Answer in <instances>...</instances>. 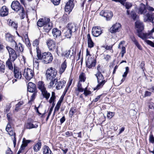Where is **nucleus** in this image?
Instances as JSON below:
<instances>
[{"instance_id":"nucleus-1","label":"nucleus","mask_w":154,"mask_h":154,"mask_svg":"<svg viewBox=\"0 0 154 154\" xmlns=\"http://www.w3.org/2000/svg\"><path fill=\"white\" fill-rule=\"evenodd\" d=\"M37 56L39 60H42V62L45 64L51 63L53 59L52 54L49 52H45L41 54L40 51H38Z\"/></svg>"},{"instance_id":"nucleus-2","label":"nucleus","mask_w":154,"mask_h":154,"mask_svg":"<svg viewBox=\"0 0 154 154\" xmlns=\"http://www.w3.org/2000/svg\"><path fill=\"white\" fill-rule=\"evenodd\" d=\"M95 75L97 78L98 84L94 88V91L98 90L102 88L106 82L104 80L103 76L100 71H97Z\"/></svg>"},{"instance_id":"nucleus-3","label":"nucleus","mask_w":154,"mask_h":154,"mask_svg":"<svg viewBox=\"0 0 154 154\" xmlns=\"http://www.w3.org/2000/svg\"><path fill=\"white\" fill-rule=\"evenodd\" d=\"M11 7L13 10L17 12H19L21 15H23L25 13L24 8L18 1H13Z\"/></svg>"},{"instance_id":"nucleus-4","label":"nucleus","mask_w":154,"mask_h":154,"mask_svg":"<svg viewBox=\"0 0 154 154\" xmlns=\"http://www.w3.org/2000/svg\"><path fill=\"white\" fill-rule=\"evenodd\" d=\"M38 89L41 91L44 97L48 100L50 96V94L46 90L44 82L42 81H39L37 84Z\"/></svg>"},{"instance_id":"nucleus-5","label":"nucleus","mask_w":154,"mask_h":154,"mask_svg":"<svg viewBox=\"0 0 154 154\" xmlns=\"http://www.w3.org/2000/svg\"><path fill=\"white\" fill-rule=\"evenodd\" d=\"M76 26L74 23H69L67 25L66 31L64 33L65 36L67 38H70L72 33L76 31Z\"/></svg>"},{"instance_id":"nucleus-6","label":"nucleus","mask_w":154,"mask_h":154,"mask_svg":"<svg viewBox=\"0 0 154 154\" xmlns=\"http://www.w3.org/2000/svg\"><path fill=\"white\" fill-rule=\"evenodd\" d=\"M57 71L54 68L50 67L47 70L46 73L47 79L48 80H53L55 79L57 74Z\"/></svg>"},{"instance_id":"nucleus-7","label":"nucleus","mask_w":154,"mask_h":154,"mask_svg":"<svg viewBox=\"0 0 154 154\" xmlns=\"http://www.w3.org/2000/svg\"><path fill=\"white\" fill-rule=\"evenodd\" d=\"M23 75L26 80H29L34 76V71L28 68H25L24 71Z\"/></svg>"},{"instance_id":"nucleus-8","label":"nucleus","mask_w":154,"mask_h":154,"mask_svg":"<svg viewBox=\"0 0 154 154\" xmlns=\"http://www.w3.org/2000/svg\"><path fill=\"white\" fill-rule=\"evenodd\" d=\"M6 48L9 54V58L8 60L14 62L17 58V55L15 51L10 47L7 46Z\"/></svg>"},{"instance_id":"nucleus-9","label":"nucleus","mask_w":154,"mask_h":154,"mask_svg":"<svg viewBox=\"0 0 154 154\" xmlns=\"http://www.w3.org/2000/svg\"><path fill=\"white\" fill-rule=\"evenodd\" d=\"M96 64V60L94 58L89 56L86 60V66L89 69L94 67Z\"/></svg>"},{"instance_id":"nucleus-10","label":"nucleus","mask_w":154,"mask_h":154,"mask_svg":"<svg viewBox=\"0 0 154 154\" xmlns=\"http://www.w3.org/2000/svg\"><path fill=\"white\" fill-rule=\"evenodd\" d=\"M143 20L145 22L149 21L152 23L153 22L154 19V13L152 12H149L146 13L143 16Z\"/></svg>"},{"instance_id":"nucleus-11","label":"nucleus","mask_w":154,"mask_h":154,"mask_svg":"<svg viewBox=\"0 0 154 154\" xmlns=\"http://www.w3.org/2000/svg\"><path fill=\"white\" fill-rule=\"evenodd\" d=\"M102 32V30L100 27L95 26L92 28V33L94 36H98L101 34Z\"/></svg>"},{"instance_id":"nucleus-12","label":"nucleus","mask_w":154,"mask_h":154,"mask_svg":"<svg viewBox=\"0 0 154 154\" xmlns=\"http://www.w3.org/2000/svg\"><path fill=\"white\" fill-rule=\"evenodd\" d=\"M74 0H69L67 2L65 7V10L66 12L69 13L72 10L74 7V4L73 3Z\"/></svg>"},{"instance_id":"nucleus-13","label":"nucleus","mask_w":154,"mask_h":154,"mask_svg":"<svg viewBox=\"0 0 154 154\" xmlns=\"http://www.w3.org/2000/svg\"><path fill=\"white\" fill-rule=\"evenodd\" d=\"M5 66L3 64H0V72L5 73L6 75L8 78V79H11L12 78V76L11 75V72H7L5 71Z\"/></svg>"},{"instance_id":"nucleus-14","label":"nucleus","mask_w":154,"mask_h":154,"mask_svg":"<svg viewBox=\"0 0 154 154\" xmlns=\"http://www.w3.org/2000/svg\"><path fill=\"white\" fill-rule=\"evenodd\" d=\"M121 28V24L119 23H116L110 28V31L112 33L118 32L119 31Z\"/></svg>"},{"instance_id":"nucleus-15","label":"nucleus","mask_w":154,"mask_h":154,"mask_svg":"<svg viewBox=\"0 0 154 154\" xmlns=\"http://www.w3.org/2000/svg\"><path fill=\"white\" fill-rule=\"evenodd\" d=\"M47 45L50 50L53 51L56 48V42L53 40L49 39L46 42Z\"/></svg>"},{"instance_id":"nucleus-16","label":"nucleus","mask_w":154,"mask_h":154,"mask_svg":"<svg viewBox=\"0 0 154 154\" xmlns=\"http://www.w3.org/2000/svg\"><path fill=\"white\" fill-rule=\"evenodd\" d=\"M50 21V19L48 18H44L39 19L37 23V25L39 27L44 26L48 22Z\"/></svg>"},{"instance_id":"nucleus-17","label":"nucleus","mask_w":154,"mask_h":154,"mask_svg":"<svg viewBox=\"0 0 154 154\" xmlns=\"http://www.w3.org/2000/svg\"><path fill=\"white\" fill-rule=\"evenodd\" d=\"M14 76L17 79H20L22 77V74L21 72L20 71L18 68L14 64Z\"/></svg>"},{"instance_id":"nucleus-18","label":"nucleus","mask_w":154,"mask_h":154,"mask_svg":"<svg viewBox=\"0 0 154 154\" xmlns=\"http://www.w3.org/2000/svg\"><path fill=\"white\" fill-rule=\"evenodd\" d=\"M135 26L137 28V32H141L144 29V25L143 22L137 20L135 23Z\"/></svg>"},{"instance_id":"nucleus-19","label":"nucleus","mask_w":154,"mask_h":154,"mask_svg":"<svg viewBox=\"0 0 154 154\" xmlns=\"http://www.w3.org/2000/svg\"><path fill=\"white\" fill-rule=\"evenodd\" d=\"M5 38L6 40L10 42L11 45H16V42L14 39V37L10 34H6L5 35Z\"/></svg>"},{"instance_id":"nucleus-20","label":"nucleus","mask_w":154,"mask_h":154,"mask_svg":"<svg viewBox=\"0 0 154 154\" xmlns=\"http://www.w3.org/2000/svg\"><path fill=\"white\" fill-rule=\"evenodd\" d=\"M6 130L8 133L11 136H13L14 135H15V133L13 131V129L11 126L10 122H8L7 125Z\"/></svg>"},{"instance_id":"nucleus-21","label":"nucleus","mask_w":154,"mask_h":154,"mask_svg":"<svg viewBox=\"0 0 154 154\" xmlns=\"http://www.w3.org/2000/svg\"><path fill=\"white\" fill-rule=\"evenodd\" d=\"M8 13V9L5 6L2 7L0 10V15L4 17L7 15Z\"/></svg>"},{"instance_id":"nucleus-22","label":"nucleus","mask_w":154,"mask_h":154,"mask_svg":"<svg viewBox=\"0 0 154 154\" xmlns=\"http://www.w3.org/2000/svg\"><path fill=\"white\" fill-rule=\"evenodd\" d=\"M38 126V125L36 123L27 122L25 124V128L26 129H31L32 128H37Z\"/></svg>"},{"instance_id":"nucleus-23","label":"nucleus","mask_w":154,"mask_h":154,"mask_svg":"<svg viewBox=\"0 0 154 154\" xmlns=\"http://www.w3.org/2000/svg\"><path fill=\"white\" fill-rule=\"evenodd\" d=\"M53 27L52 24L51 22H49L47 23L43 26V30L46 32H48L52 29Z\"/></svg>"},{"instance_id":"nucleus-24","label":"nucleus","mask_w":154,"mask_h":154,"mask_svg":"<svg viewBox=\"0 0 154 154\" xmlns=\"http://www.w3.org/2000/svg\"><path fill=\"white\" fill-rule=\"evenodd\" d=\"M35 85L32 82H29L27 86L28 91L31 92H34L35 90Z\"/></svg>"},{"instance_id":"nucleus-25","label":"nucleus","mask_w":154,"mask_h":154,"mask_svg":"<svg viewBox=\"0 0 154 154\" xmlns=\"http://www.w3.org/2000/svg\"><path fill=\"white\" fill-rule=\"evenodd\" d=\"M147 12V10L146 6L143 4L141 5L138 9V13L140 14H143V15L145 14Z\"/></svg>"},{"instance_id":"nucleus-26","label":"nucleus","mask_w":154,"mask_h":154,"mask_svg":"<svg viewBox=\"0 0 154 154\" xmlns=\"http://www.w3.org/2000/svg\"><path fill=\"white\" fill-rule=\"evenodd\" d=\"M87 38L88 39V47L90 48H93L94 46V43L93 42L89 34H87Z\"/></svg>"},{"instance_id":"nucleus-27","label":"nucleus","mask_w":154,"mask_h":154,"mask_svg":"<svg viewBox=\"0 0 154 154\" xmlns=\"http://www.w3.org/2000/svg\"><path fill=\"white\" fill-rule=\"evenodd\" d=\"M31 141L30 140H26L25 138H23V139L22 144L21 146L20 149L21 150H23L25 147Z\"/></svg>"},{"instance_id":"nucleus-28","label":"nucleus","mask_w":154,"mask_h":154,"mask_svg":"<svg viewBox=\"0 0 154 154\" xmlns=\"http://www.w3.org/2000/svg\"><path fill=\"white\" fill-rule=\"evenodd\" d=\"M12 46H14L15 49L18 52H22L23 50L22 45L20 43H19L17 45L16 43V45H13Z\"/></svg>"},{"instance_id":"nucleus-29","label":"nucleus","mask_w":154,"mask_h":154,"mask_svg":"<svg viewBox=\"0 0 154 154\" xmlns=\"http://www.w3.org/2000/svg\"><path fill=\"white\" fill-rule=\"evenodd\" d=\"M52 33L54 36L57 38L60 35L61 31L56 28H54L52 29Z\"/></svg>"},{"instance_id":"nucleus-30","label":"nucleus","mask_w":154,"mask_h":154,"mask_svg":"<svg viewBox=\"0 0 154 154\" xmlns=\"http://www.w3.org/2000/svg\"><path fill=\"white\" fill-rule=\"evenodd\" d=\"M43 154H53L52 151L47 146H44L43 148Z\"/></svg>"},{"instance_id":"nucleus-31","label":"nucleus","mask_w":154,"mask_h":154,"mask_svg":"<svg viewBox=\"0 0 154 154\" xmlns=\"http://www.w3.org/2000/svg\"><path fill=\"white\" fill-rule=\"evenodd\" d=\"M12 62L11 60H8L6 62V66L10 70L12 71L14 69V66H13Z\"/></svg>"},{"instance_id":"nucleus-32","label":"nucleus","mask_w":154,"mask_h":154,"mask_svg":"<svg viewBox=\"0 0 154 154\" xmlns=\"http://www.w3.org/2000/svg\"><path fill=\"white\" fill-rule=\"evenodd\" d=\"M41 143L40 142H38L36 143L34 145L33 149L34 152H37L39 150L41 146Z\"/></svg>"},{"instance_id":"nucleus-33","label":"nucleus","mask_w":154,"mask_h":154,"mask_svg":"<svg viewBox=\"0 0 154 154\" xmlns=\"http://www.w3.org/2000/svg\"><path fill=\"white\" fill-rule=\"evenodd\" d=\"M66 82L64 80L60 81L57 83L56 86V88L58 90L62 88L65 85Z\"/></svg>"},{"instance_id":"nucleus-34","label":"nucleus","mask_w":154,"mask_h":154,"mask_svg":"<svg viewBox=\"0 0 154 154\" xmlns=\"http://www.w3.org/2000/svg\"><path fill=\"white\" fill-rule=\"evenodd\" d=\"M66 60L61 64L59 70V73L60 74H62L65 70L66 67Z\"/></svg>"},{"instance_id":"nucleus-35","label":"nucleus","mask_w":154,"mask_h":154,"mask_svg":"<svg viewBox=\"0 0 154 154\" xmlns=\"http://www.w3.org/2000/svg\"><path fill=\"white\" fill-rule=\"evenodd\" d=\"M112 13L110 11H106L105 14V17L106 18L107 20H109L112 16Z\"/></svg>"},{"instance_id":"nucleus-36","label":"nucleus","mask_w":154,"mask_h":154,"mask_svg":"<svg viewBox=\"0 0 154 154\" xmlns=\"http://www.w3.org/2000/svg\"><path fill=\"white\" fill-rule=\"evenodd\" d=\"M132 40L133 41L134 44L136 45L137 47L140 50H142V47L140 45L138 41L134 37L131 38Z\"/></svg>"},{"instance_id":"nucleus-37","label":"nucleus","mask_w":154,"mask_h":154,"mask_svg":"<svg viewBox=\"0 0 154 154\" xmlns=\"http://www.w3.org/2000/svg\"><path fill=\"white\" fill-rule=\"evenodd\" d=\"M62 100H60L57 102L54 109V113L58 111L61 105Z\"/></svg>"},{"instance_id":"nucleus-38","label":"nucleus","mask_w":154,"mask_h":154,"mask_svg":"<svg viewBox=\"0 0 154 154\" xmlns=\"http://www.w3.org/2000/svg\"><path fill=\"white\" fill-rule=\"evenodd\" d=\"M48 81H51L49 83V88H51L54 86L56 84V82H57V79H53V80H48Z\"/></svg>"},{"instance_id":"nucleus-39","label":"nucleus","mask_w":154,"mask_h":154,"mask_svg":"<svg viewBox=\"0 0 154 154\" xmlns=\"http://www.w3.org/2000/svg\"><path fill=\"white\" fill-rule=\"evenodd\" d=\"M39 41L38 39H36L35 40L33 43V45L34 46L36 47V49L37 50V53H38V51L39 52L40 51L39 50V48L38 47V45L39 44Z\"/></svg>"},{"instance_id":"nucleus-40","label":"nucleus","mask_w":154,"mask_h":154,"mask_svg":"<svg viewBox=\"0 0 154 154\" xmlns=\"http://www.w3.org/2000/svg\"><path fill=\"white\" fill-rule=\"evenodd\" d=\"M76 112V108L75 107H72L70 109L69 114V116L72 117L73 115Z\"/></svg>"},{"instance_id":"nucleus-41","label":"nucleus","mask_w":154,"mask_h":154,"mask_svg":"<svg viewBox=\"0 0 154 154\" xmlns=\"http://www.w3.org/2000/svg\"><path fill=\"white\" fill-rule=\"evenodd\" d=\"M56 97L55 95V93L54 92H52L51 96L49 101L50 103H51L53 102H55Z\"/></svg>"},{"instance_id":"nucleus-42","label":"nucleus","mask_w":154,"mask_h":154,"mask_svg":"<svg viewBox=\"0 0 154 154\" xmlns=\"http://www.w3.org/2000/svg\"><path fill=\"white\" fill-rule=\"evenodd\" d=\"M24 104L23 101H20L16 105L15 110L17 111L21 109V106Z\"/></svg>"},{"instance_id":"nucleus-43","label":"nucleus","mask_w":154,"mask_h":154,"mask_svg":"<svg viewBox=\"0 0 154 154\" xmlns=\"http://www.w3.org/2000/svg\"><path fill=\"white\" fill-rule=\"evenodd\" d=\"M129 68L127 66L125 67V71L124 72V74L122 75V77L124 78L121 80V82H123L125 80V78L126 77L127 75L128 72Z\"/></svg>"},{"instance_id":"nucleus-44","label":"nucleus","mask_w":154,"mask_h":154,"mask_svg":"<svg viewBox=\"0 0 154 154\" xmlns=\"http://www.w3.org/2000/svg\"><path fill=\"white\" fill-rule=\"evenodd\" d=\"M86 79L85 77V74L83 73H82L79 76V81L80 82H84Z\"/></svg>"},{"instance_id":"nucleus-45","label":"nucleus","mask_w":154,"mask_h":154,"mask_svg":"<svg viewBox=\"0 0 154 154\" xmlns=\"http://www.w3.org/2000/svg\"><path fill=\"white\" fill-rule=\"evenodd\" d=\"M141 32H137V35L139 37L143 39H145V33Z\"/></svg>"},{"instance_id":"nucleus-46","label":"nucleus","mask_w":154,"mask_h":154,"mask_svg":"<svg viewBox=\"0 0 154 154\" xmlns=\"http://www.w3.org/2000/svg\"><path fill=\"white\" fill-rule=\"evenodd\" d=\"M78 90L80 92H82L84 91V88H82V84L79 82L77 85Z\"/></svg>"},{"instance_id":"nucleus-47","label":"nucleus","mask_w":154,"mask_h":154,"mask_svg":"<svg viewBox=\"0 0 154 154\" xmlns=\"http://www.w3.org/2000/svg\"><path fill=\"white\" fill-rule=\"evenodd\" d=\"M38 60H36V59H34L33 60V65L34 67L36 69L38 68L39 66V62L38 61Z\"/></svg>"},{"instance_id":"nucleus-48","label":"nucleus","mask_w":154,"mask_h":154,"mask_svg":"<svg viewBox=\"0 0 154 154\" xmlns=\"http://www.w3.org/2000/svg\"><path fill=\"white\" fill-rule=\"evenodd\" d=\"M145 33V39L148 38H151L152 37V34L151 32V31H150L148 32L147 33Z\"/></svg>"},{"instance_id":"nucleus-49","label":"nucleus","mask_w":154,"mask_h":154,"mask_svg":"<svg viewBox=\"0 0 154 154\" xmlns=\"http://www.w3.org/2000/svg\"><path fill=\"white\" fill-rule=\"evenodd\" d=\"M114 113L111 112H108L107 115V117L108 118L110 119L114 116Z\"/></svg>"},{"instance_id":"nucleus-50","label":"nucleus","mask_w":154,"mask_h":154,"mask_svg":"<svg viewBox=\"0 0 154 154\" xmlns=\"http://www.w3.org/2000/svg\"><path fill=\"white\" fill-rule=\"evenodd\" d=\"M9 25L12 27H13L14 28L16 29L17 27V23H16L13 21H12L11 22L9 23Z\"/></svg>"},{"instance_id":"nucleus-51","label":"nucleus","mask_w":154,"mask_h":154,"mask_svg":"<svg viewBox=\"0 0 154 154\" xmlns=\"http://www.w3.org/2000/svg\"><path fill=\"white\" fill-rule=\"evenodd\" d=\"M71 52V50H68V51H65V54H64V56L65 57H66L67 58H68L69 57V56L70 55V53Z\"/></svg>"},{"instance_id":"nucleus-52","label":"nucleus","mask_w":154,"mask_h":154,"mask_svg":"<svg viewBox=\"0 0 154 154\" xmlns=\"http://www.w3.org/2000/svg\"><path fill=\"white\" fill-rule=\"evenodd\" d=\"M131 15L133 20H135L137 17V15L134 12L132 11L131 13Z\"/></svg>"},{"instance_id":"nucleus-53","label":"nucleus","mask_w":154,"mask_h":154,"mask_svg":"<svg viewBox=\"0 0 154 154\" xmlns=\"http://www.w3.org/2000/svg\"><path fill=\"white\" fill-rule=\"evenodd\" d=\"M60 0H51V2L54 5H58L60 2Z\"/></svg>"},{"instance_id":"nucleus-54","label":"nucleus","mask_w":154,"mask_h":154,"mask_svg":"<svg viewBox=\"0 0 154 154\" xmlns=\"http://www.w3.org/2000/svg\"><path fill=\"white\" fill-rule=\"evenodd\" d=\"M150 142L152 143H154V137L152 134L150 135L149 139Z\"/></svg>"},{"instance_id":"nucleus-55","label":"nucleus","mask_w":154,"mask_h":154,"mask_svg":"<svg viewBox=\"0 0 154 154\" xmlns=\"http://www.w3.org/2000/svg\"><path fill=\"white\" fill-rule=\"evenodd\" d=\"M125 48L124 47H122V51L121 52L122 57H123L124 56V54L125 53Z\"/></svg>"},{"instance_id":"nucleus-56","label":"nucleus","mask_w":154,"mask_h":154,"mask_svg":"<svg viewBox=\"0 0 154 154\" xmlns=\"http://www.w3.org/2000/svg\"><path fill=\"white\" fill-rule=\"evenodd\" d=\"M132 6V4L129 2H126L125 4V7L127 9H129Z\"/></svg>"},{"instance_id":"nucleus-57","label":"nucleus","mask_w":154,"mask_h":154,"mask_svg":"<svg viewBox=\"0 0 154 154\" xmlns=\"http://www.w3.org/2000/svg\"><path fill=\"white\" fill-rule=\"evenodd\" d=\"M34 93L32 94L31 97V99L30 100L31 101H32L34 100L36 96V92H34Z\"/></svg>"},{"instance_id":"nucleus-58","label":"nucleus","mask_w":154,"mask_h":154,"mask_svg":"<svg viewBox=\"0 0 154 154\" xmlns=\"http://www.w3.org/2000/svg\"><path fill=\"white\" fill-rule=\"evenodd\" d=\"M146 42L148 44L154 48V43L152 42L149 40H146Z\"/></svg>"},{"instance_id":"nucleus-59","label":"nucleus","mask_w":154,"mask_h":154,"mask_svg":"<svg viewBox=\"0 0 154 154\" xmlns=\"http://www.w3.org/2000/svg\"><path fill=\"white\" fill-rule=\"evenodd\" d=\"M147 9L149 11V12H152V11H154V8L150 6H147Z\"/></svg>"},{"instance_id":"nucleus-60","label":"nucleus","mask_w":154,"mask_h":154,"mask_svg":"<svg viewBox=\"0 0 154 154\" xmlns=\"http://www.w3.org/2000/svg\"><path fill=\"white\" fill-rule=\"evenodd\" d=\"M13 142L14 143V146L15 147L16 144V134L13 135Z\"/></svg>"},{"instance_id":"nucleus-61","label":"nucleus","mask_w":154,"mask_h":154,"mask_svg":"<svg viewBox=\"0 0 154 154\" xmlns=\"http://www.w3.org/2000/svg\"><path fill=\"white\" fill-rule=\"evenodd\" d=\"M83 94L85 96H86L88 95L91 94V92L90 91L88 90L84 92Z\"/></svg>"},{"instance_id":"nucleus-62","label":"nucleus","mask_w":154,"mask_h":154,"mask_svg":"<svg viewBox=\"0 0 154 154\" xmlns=\"http://www.w3.org/2000/svg\"><path fill=\"white\" fill-rule=\"evenodd\" d=\"M145 65V63L144 61H142L140 64V68L142 69L143 71L144 70V66Z\"/></svg>"},{"instance_id":"nucleus-63","label":"nucleus","mask_w":154,"mask_h":154,"mask_svg":"<svg viewBox=\"0 0 154 154\" xmlns=\"http://www.w3.org/2000/svg\"><path fill=\"white\" fill-rule=\"evenodd\" d=\"M65 135L66 137H69L72 135V134L71 132L67 131L65 133Z\"/></svg>"},{"instance_id":"nucleus-64","label":"nucleus","mask_w":154,"mask_h":154,"mask_svg":"<svg viewBox=\"0 0 154 154\" xmlns=\"http://www.w3.org/2000/svg\"><path fill=\"white\" fill-rule=\"evenodd\" d=\"M65 121V119L64 116H63L60 119V121L61 123L62 124Z\"/></svg>"}]
</instances>
